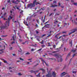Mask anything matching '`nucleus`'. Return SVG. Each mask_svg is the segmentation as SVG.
<instances>
[{
    "mask_svg": "<svg viewBox=\"0 0 77 77\" xmlns=\"http://www.w3.org/2000/svg\"><path fill=\"white\" fill-rule=\"evenodd\" d=\"M17 9L18 10H19L20 11H21V9H20V8H19L18 7H17Z\"/></svg>",
    "mask_w": 77,
    "mask_h": 77,
    "instance_id": "a19ab883",
    "label": "nucleus"
},
{
    "mask_svg": "<svg viewBox=\"0 0 77 77\" xmlns=\"http://www.w3.org/2000/svg\"><path fill=\"white\" fill-rule=\"evenodd\" d=\"M57 51H53V52H52V53H57Z\"/></svg>",
    "mask_w": 77,
    "mask_h": 77,
    "instance_id": "a18cd8bd",
    "label": "nucleus"
},
{
    "mask_svg": "<svg viewBox=\"0 0 77 77\" xmlns=\"http://www.w3.org/2000/svg\"><path fill=\"white\" fill-rule=\"evenodd\" d=\"M73 4L74 5H75V6H77V3H74Z\"/></svg>",
    "mask_w": 77,
    "mask_h": 77,
    "instance_id": "72a5a7b5",
    "label": "nucleus"
},
{
    "mask_svg": "<svg viewBox=\"0 0 77 77\" xmlns=\"http://www.w3.org/2000/svg\"><path fill=\"white\" fill-rule=\"evenodd\" d=\"M71 60H72V58H71L70 59V61H69V64H70V63H71Z\"/></svg>",
    "mask_w": 77,
    "mask_h": 77,
    "instance_id": "603ef678",
    "label": "nucleus"
},
{
    "mask_svg": "<svg viewBox=\"0 0 77 77\" xmlns=\"http://www.w3.org/2000/svg\"><path fill=\"white\" fill-rule=\"evenodd\" d=\"M12 38L13 39V40L14 41H15V39L14 38V35H13V36H12Z\"/></svg>",
    "mask_w": 77,
    "mask_h": 77,
    "instance_id": "b1692460",
    "label": "nucleus"
},
{
    "mask_svg": "<svg viewBox=\"0 0 77 77\" xmlns=\"http://www.w3.org/2000/svg\"><path fill=\"white\" fill-rule=\"evenodd\" d=\"M7 35H2V37H6V36H7Z\"/></svg>",
    "mask_w": 77,
    "mask_h": 77,
    "instance_id": "09e8293b",
    "label": "nucleus"
},
{
    "mask_svg": "<svg viewBox=\"0 0 77 77\" xmlns=\"http://www.w3.org/2000/svg\"><path fill=\"white\" fill-rule=\"evenodd\" d=\"M41 60H42V62H43V65H44V62L45 63V61L43 59H42Z\"/></svg>",
    "mask_w": 77,
    "mask_h": 77,
    "instance_id": "a878e982",
    "label": "nucleus"
},
{
    "mask_svg": "<svg viewBox=\"0 0 77 77\" xmlns=\"http://www.w3.org/2000/svg\"><path fill=\"white\" fill-rule=\"evenodd\" d=\"M60 62H62L63 61V59L62 58H61L60 59Z\"/></svg>",
    "mask_w": 77,
    "mask_h": 77,
    "instance_id": "473e14b6",
    "label": "nucleus"
},
{
    "mask_svg": "<svg viewBox=\"0 0 77 77\" xmlns=\"http://www.w3.org/2000/svg\"><path fill=\"white\" fill-rule=\"evenodd\" d=\"M19 75H22V74L21 73H18Z\"/></svg>",
    "mask_w": 77,
    "mask_h": 77,
    "instance_id": "79ce46f5",
    "label": "nucleus"
},
{
    "mask_svg": "<svg viewBox=\"0 0 77 77\" xmlns=\"http://www.w3.org/2000/svg\"><path fill=\"white\" fill-rule=\"evenodd\" d=\"M76 31H77V29H74L73 30V31L72 32H73L74 33V32H76Z\"/></svg>",
    "mask_w": 77,
    "mask_h": 77,
    "instance_id": "aec40b11",
    "label": "nucleus"
},
{
    "mask_svg": "<svg viewBox=\"0 0 77 77\" xmlns=\"http://www.w3.org/2000/svg\"><path fill=\"white\" fill-rule=\"evenodd\" d=\"M40 73H39L37 75H36V76H37V77H41V76L40 75Z\"/></svg>",
    "mask_w": 77,
    "mask_h": 77,
    "instance_id": "f3484780",
    "label": "nucleus"
},
{
    "mask_svg": "<svg viewBox=\"0 0 77 77\" xmlns=\"http://www.w3.org/2000/svg\"><path fill=\"white\" fill-rule=\"evenodd\" d=\"M36 0H34L33 2V4L31 3L30 4H28L27 6L28 8H30V7H31V8L35 7V3H36Z\"/></svg>",
    "mask_w": 77,
    "mask_h": 77,
    "instance_id": "f03ea898",
    "label": "nucleus"
},
{
    "mask_svg": "<svg viewBox=\"0 0 77 77\" xmlns=\"http://www.w3.org/2000/svg\"><path fill=\"white\" fill-rule=\"evenodd\" d=\"M52 76L53 77H56V73L55 72H53L52 74Z\"/></svg>",
    "mask_w": 77,
    "mask_h": 77,
    "instance_id": "0eeeda50",
    "label": "nucleus"
},
{
    "mask_svg": "<svg viewBox=\"0 0 77 77\" xmlns=\"http://www.w3.org/2000/svg\"><path fill=\"white\" fill-rule=\"evenodd\" d=\"M35 26L36 27H38V24H36L35 25Z\"/></svg>",
    "mask_w": 77,
    "mask_h": 77,
    "instance_id": "bf43d9fd",
    "label": "nucleus"
},
{
    "mask_svg": "<svg viewBox=\"0 0 77 77\" xmlns=\"http://www.w3.org/2000/svg\"><path fill=\"white\" fill-rule=\"evenodd\" d=\"M72 73H73V74H76V73H77V71H73L72 72Z\"/></svg>",
    "mask_w": 77,
    "mask_h": 77,
    "instance_id": "cd10ccee",
    "label": "nucleus"
},
{
    "mask_svg": "<svg viewBox=\"0 0 77 77\" xmlns=\"http://www.w3.org/2000/svg\"><path fill=\"white\" fill-rule=\"evenodd\" d=\"M42 47H45V45H42Z\"/></svg>",
    "mask_w": 77,
    "mask_h": 77,
    "instance_id": "de8ad7c7",
    "label": "nucleus"
},
{
    "mask_svg": "<svg viewBox=\"0 0 77 77\" xmlns=\"http://www.w3.org/2000/svg\"><path fill=\"white\" fill-rule=\"evenodd\" d=\"M56 20V19L55 20V21L54 22V24H56V23H58V21L57 20Z\"/></svg>",
    "mask_w": 77,
    "mask_h": 77,
    "instance_id": "f8f14e48",
    "label": "nucleus"
},
{
    "mask_svg": "<svg viewBox=\"0 0 77 77\" xmlns=\"http://www.w3.org/2000/svg\"><path fill=\"white\" fill-rule=\"evenodd\" d=\"M54 13H51L49 15V17H50L51 15H52V16H53L54 15Z\"/></svg>",
    "mask_w": 77,
    "mask_h": 77,
    "instance_id": "412c9836",
    "label": "nucleus"
},
{
    "mask_svg": "<svg viewBox=\"0 0 77 77\" xmlns=\"http://www.w3.org/2000/svg\"><path fill=\"white\" fill-rule=\"evenodd\" d=\"M57 36H58V34H57L55 36V37L57 39H58V37Z\"/></svg>",
    "mask_w": 77,
    "mask_h": 77,
    "instance_id": "393cba45",
    "label": "nucleus"
},
{
    "mask_svg": "<svg viewBox=\"0 0 77 77\" xmlns=\"http://www.w3.org/2000/svg\"><path fill=\"white\" fill-rule=\"evenodd\" d=\"M42 50V48H41L40 49H39L38 50V51H41V50Z\"/></svg>",
    "mask_w": 77,
    "mask_h": 77,
    "instance_id": "58836bf2",
    "label": "nucleus"
},
{
    "mask_svg": "<svg viewBox=\"0 0 77 77\" xmlns=\"http://www.w3.org/2000/svg\"><path fill=\"white\" fill-rule=\"evenodd\" d=\"M69 44L71 45V46L72 45V40L71 39L69 40Z\"/></svg>",
    "mask_w": 77,
    "mask_h": 77,
    "instance_id": "1a4fd4ad",
    "label": "nucleus"
},
{
    "mask_svg": "<svg viewBox=\"0 0 77 77\" xmlns=\"http://www.w3.org/2000/svg\"><path fill=\"white\" fill-rule=\"evenodd\" d=\"M12 55L14 56H15V54H12Z\"/></svg>",
    "mask_w": 77,
    "mask_h": 77,
    "instance_id": "69168bd1",
    "label": "nucleus"
},
{
    "mask_svg": "<svg viewBox=\"0 0 77 77\" xmlns=\"http://www.w3.org/2000/svg\"><path fill=\"white\" fill-rule=\"evenodd\" d=\"M16 1L17 2H18L19 3H20V1L19 0H16Z\"/></svg>",
    "mask_w": 77,
    "mask_h": 77,
    "instance_id": "8fccbe9b",
    "label": "nucleus"
},
{
    "mask_svg": "<svg viewBox=\"0 0 77 77\" xmlns=\"http://www.w3.org/2000/svg\"><path fill=\"white\" fill-rule=\"evenodd\" d=\"M66 36H68V35H63L62 36H63V37H65Z\"/></svg>",
    "mask_w": 77,
    "mask_h": 77,
    "instance_id": "c03bdc74",
    "label": "nucleus"
},
{
    "mask_svg": "<svg viewBox=\"0 0 77 77\" xmlns=\"http://www.w3.org/2000/svg\"><path fill=\"white\" fill-rule=\"evenodd\" d=\"M3 20H7V21H6L5 23H4V25L0 26V29L1 30L8 29L9 26V24L10 23V18H9V17H8V19H5V18H4Z\"/></svg>",
    "mask_w": 77,
    "mask_h": 77,
    "instance_id": "f257e3e1",
    "label": "nucleus"
},
{
    "mask_svg": "<svg viewBox=\"0 0 77 77\" xmlns=\"http://www.w3.org/2000/svg\"><path fill=\"white\" fill-rule=\"evenodd\" d=\"M71 54V53H69L68 54L66 57V60L67 59V58H68V57H69V56H70V54Z\"/></svg>",
    "mask_w": 77,
    "mask_h": 77,
    "instance_id": "dca6fc26",
    "label": "nucleus"
},
{
    "mask_svg": "<svg viewBox=\"0 0 77 77\" xmlns=\"http://www.w3.org/2000/svg\"><path fill=\"white\" fill-rule=\"evenodd\" d=\"M3 50H4V49H2L1 50L0 49V51H2L1 52H0V54H2V53H3L4 52V51H3Z\"/></svg>",
    "mask_w": 77,
    "mask_h": 77,
    "instance_id": "ddd939ff",
    "label": "nucleus"
},
{
    "mask_svg": "<svg viewBox=\"0 0 77 77\" xmlns=\"http://www.w3.org/2000/svg\"><path fill=\"white\" fill-rule=\"evenodd\" d=\"M54 56H55L56 58H57V59H59V54H54ZM58 62H60V60H57Z\"/></svg>",
    "mask_w": 77,
    "mask_h": 77,
    "instance_id": "7ed1b4c3",
    "label": "nucleus"
},
{
    "mask_svg": "<svg viewBox=\"0 0 77 77\" xmlns=\"http://www.w3.org/2000/svg\"><path fill=\"white\" fill-rule=\"evenodd\" d=\"M20 60H24L23 59L21 58H20Z\"/></svg>",
    "mask_w": 77,
    "mask_h": 77,
    "instance_id": "3c124183",
    "label": "nucleus"
},
{
    "mask_svg": "<svg viewBox=\"0 0 77 77\" xmlns=\"http://www.w3.org/2000/svg\"><path fill=\"white\" fill-rule=\"evenodd\" d=\"M77 50V49H75V50H72V51L73 52V53H75V51H76V50Z\"/></svg>",
    "mask_w": 77,
    "mask_h": 77,
    "instance_id": "2eb2a0df",
    "label": "nucleus"
},
{
    "mask_svg": "<svg viewBox=\"0 0 77 77\" xmlns=\"http://www.w3.org/2000/svg\"><path fill=\"white\" fill-rule=\"evenodd\" d=\"M41 9H42V10L43 11H44V10H45V8L43 7L42 8H41Z\"/></svg>",
    "mask_w": 77,
    "mask_h": 77,
    "instance_id": "ea45409f",
    "label": "nucleus"
},
{
    "mask_svg": "<svg viewBox=\"0 0 77 77\" xmlns=\"http://www.w3.org/2000/svg\"><path fill=\"white\" fill-rule=\"evenodd\" d=\"M38 4H39V2H37V3H36L35 5H37Z\"/></svg>",
    "mask_w": 77,
    "mask_h": 77,
    "instance_id": "5fc2aeb1",
    "label": "nucleus"
},
{
    "mask_svg": "<svg viewBox=\"0 0 77 77\" xmlns=\"http://www.w3.org/2000/svg\"><path fill=\"white\" fill-rule=\"evenodd\" d=\"M23 11L21 10V11L20 13V14H22V13H23Z\"/></svg>",
    "mask_w": 77,
    "mask_h": 77,
    "instance_id": "49530a36",
    "label": "nucleus"
},
{
    "mask_svg": "<svg viewBox=\"0 0 77 77\" xmlns=\"http://www.w3.org/2000/svg\"><path fill=\"white\" fill-rule=\"evenodd\" d=\"M11 1H10V0H8L7 1V2L8 3H10Z\"/></svg>",
    "mask_w": 77,
    "mask_h": 77,
    "instance_id": "864d4df0",
    "label": "nucleus"
},
{
    "mask_svg": "<svg viewBox=\"0 0 77 77\" xmlns=\"http://www.w3.org/2000/svg\"><path fill=\"white\" fill-rule=\"evenodd\" d=\"M58 6H60L61 8H64V6H60V3H58Z\"/></svg>",
    "mask_w": 77,
    "mask_h": 77,
    "instance_id": "9d476101",
    "label": "nucleus"
},
{
    "mask_svg": "<svg viewBox=\"0 0 77 77\" xmlns=\"http://www.w3.org/2000/svg\"><path fill=\"white\" fill-rule=\"evenodd\" d=\"M39 70H41L42 71V74H45V70L43 68H40L39 69Z\"/></svg>",
    "mask_w": 77,
    "mask_h": 77,
    "instance_id": "423d86ee",
    "label": "nucleus"
},
{
    "mask_svg": "<svg viewBox=\"0 0 77 77\" xmlns=\"http://www.w3.org/2000/svg\"><path fill=\"white\" fill-rule=\"evenodd\" d=\"M30 72H31V73H33V72L34 73H35V74H36V72L35 71H34L33 70H30Z\"/></svg>",
    "mask_w": 77,
    "mask_h": 77,
    "instance_id": "9b49d317",
    "label": "nucleus"
},
{
    "mask_svg": "<svg viewBox=\"0 0 77 77\" xmlns=\"http://www.w3.org/2000/svg\"><path fill=\"white\" fill-rule=\"evenodd\" d=\"M45 63L46 65L47 66H48V64L47 63H46V62H45Z\"/></svg>",
    "mask_w": 77,
    "mask_h": 77,
    "instance_id": "c85d7f7f",
    "label": "nucleus"
},
{
    "mask_svg": "<svg viewBox=\"0 0 77 77\" xmlns=\"http://www.w3.org/2000/svg\"><path fill=\"white\" fill-rule=\"evenodd\" d=\"M32 60V58L28 59V60Z\"/></svg>",
    "mask_w": 77,
    "mask_h": 77,
    "instance_id": "13d9d810",
    "label": "nucleus"
},
{
    "mask_svg": "<svg viewBox=\"0 0 77 77\" xmlns=\"http://www.w3.org/2000/svg\"><path fill=\"white\" fill-rule=\"evenodd\" d=\"M55 6H57V5H52V6H51V7H52V8H54V7H55Z\"/></svg>",
    "mask_w": 77,
    "mask_h": 77,
    "instance_id": "4be33fe9",
    "label": "nucleus"
},
{
    "mask_svg": "<svg viewBox=\"0 0 77 77\" xmlns=\"http://www.w3.org/2000/svg\"><path fill=\"white\" fill-rule=\"evenodd\" d=\"M20 51H19V52H22V51H23L21 49V48H20Z\"/></svg>",
    "mask_w": 77,
    "mask_h": 77,
    "instance_id": "c9c22d12",
    "label": "nucleus"
},
{
    "mask_svg": "<svg viewBox=\"0 0 77 77\" xmlns=\"http://www.w3.org/2000/svg\"><path fill=\"white\" fill-rule=\"evenodd\" d=\"M6 15V13L5 12L4 14V16H5Z\"/></svg>",
    "mask_w": 77,
    "mask_h": 77,
    "instance_id": "e2e57ef3",
    "label": "nucleus"
},
{
    "mask_svg": "<svg viewBox=\"0 0 77 77\" xmlns=\"http://www.w3.org/2000/svg\"><path fill=\"white\" fill-rule=\"evenodd\" d=\"M75 24H77V22H75V21L74 22Z\"/></svg>",
    "mask_w": 77,
    "mask_h": 77,
    "instance_id": "774afa93",
    "label": "nucleus"
},
{
    "mask_svg": "<svg viewBox=\"0 0 77 77\" xmlns=\"http://www.w3.org/2000/svg\"><path fill=\"white\" fill-rule=\"evenodd\" d=\"M2 24H3L2 23V22L1 20H0V26H2Z\"/></svg>",
    "mask_w": 77,
    "mask_h": 77,
    "instance_id": "2f4dec72",
    "label": "nucleus"
},
{
    "mask_svg": "<svg viewBox=\"0 0 77 77\" xmlns=\"http://www.w3.org/2000/svg\"><path fill=\"white\" fill-rule=\"evenodd\" d=\"M31 51H35V49L33 48H32L31 50Z\"/></svg>",
    "mask_w": 77,
    "mask_h": 77,
    "instance_id": "f704fd0d",
    "label": "nucleus"
},
{
    "mask_svg": "<svg viewBox=\"0 0 77 77\" xmlns=\"http://www.w3.org/2000/svg\"><path fill=\"white\" fill-rule=\"evenodd\" d=\"M9 18H10V19H12V17L11 16H9Z\"/></svg>",
    "mask_w": 77,
    "mask_h": 77,
    "instance_id": "4d7b16f0",
    "label": "nucleus"
},
{
    "mask_svg": "<svg viewBox=\"0 0 77 77\" xmlns=\"http://www.w3.org/2000/svg\"><path fill=\"white\" fill-rule=\"evenodd\" d=\"M19 41H20V42H22V40H21V39H19Z\"/></svg>",
    "mask_w": 77,
    "mask_h": 77,
    "instance_id": "052dcab7",
    "label": "nucleus"
},
{
    "mask_svg": "<svg viewBox=\"0 0 77 77\" xmlns=\"http://www.w3.org/2000/svg\"><path fill=\"white\" fill-rule=\"evenodd\" d=\"M57 3L56 1H54V3Z\"/></svg>",
    "mask_w": 77,
    "mask_h": 77,
    "instance_id": "338daca9",
    "label": "nucleus"
},
{
    "mask_svg": "<svg viewBox=\"0 0 77 77\" xmlns=\"http://www.w3.org/2000/svg\"><path fill=\"white\" fill-rule=\"evenodd\" d=\"M12 48H13L12 47H10L9 48V49H10V50H12Z\"/></svg>",
    "mask_w": 77,
    "mask_h": 77,
    "instance_id": "e433bc0d",
    "label": "nucleus"
},
{
    "mask_svg": "<svg viewBox=\"0 0 77 77\" xmlns=\"http://www.w3.org/2000/svg\"><path fill=\"white\" fill-rule=\"evenodd\" d=\"M23 23H24V24H25V25H26V26H28V25L26 24H27V23H26V22L25 21H23Z\"/></svg>",
    "mask_w": 77,
    "mask_h": 77,
    "instance_id": "7c9ffc66",
    "label": "nucleus"
},
{
    "mask_svg": "<svg viewBox=\"0 0 77 77\" xmlns=\"http://www.w3.org/2000/svg\"><path fill=\"white\" fill-rule=\"evenodd\" d=\"M60 12H58V13H56V15H60Z\"/></svg>",
    "mask_w": 77,
    "mask_h": 77,
    "instance_id": "6ab92c4d",
    "label": "nucleus"
},
{
    "mask_svg": "<svg viewBox=\"0 0 77 77\" xmlns=\"http://www.w3.org/2000/svg\"><path fill=\"white\" fill-rule=\"evenodd\" d=\"M46 77H52V76L51 75V72L50 71H49V72H48V74H47L46 75Z\"/></svg>",
    "mask_w": 77,
    "mask_h": 77,
    "instance_id": "20e7f679",
    "label": "nucleus"
},
{
    "mask_svg": "<svg viewBox=\"0 0 77 77\" xmlns=\"http://www.w3.org/2000/svg\"><path fill=\"white\" fill-rule=\"evenodd\" d=\"M65 74H66V73L65 72H63L61 73V77H62V76H63V75H65Z\"/></svg>",
    "mask_w": 77,
    "mask_h": 77,
    "instance_id": "6e6552de",
    "label": "nucleus"
},
{
    "mask_svg": "<svg viewBox=\"0 0 77 77\" xmlns=\"http://www.w3.org/2000/svg\"><path fill=\"white\" fill-rule=\"evenodd\" d=\"M50 24H46L45 25V26H50Z\"/></svg>",
    "mask_w": 77,
    "mask_h": 77,
    "instance_id": "6e6d98bb",
    "label": "nucleus"
},
{
    "mask_svg": "<svg viewBox=\"0 0 77 77\" xmlns=\"http://www.w3.org/2000/svg\"><path fill=\"white\" fill-rule=\"evenodd\" d=\"M14 20H15V19H13V23H17V21H14Z\"/></svg>",
    "mask_w": 77,
    "mask_h": 77,
    "instance_id": "5701e85b",
    "label": "nucleus"
},
{
    "mask_svg": "<svg viewBox=\"0 0 77 77\" xmlns=\"http://www.w3.org/2000/svg\"><path fill=\"white\" fill-rule=\"evenodd\" d=\"M41 44H44V40H42V42H40Z\"/></svg>",
    "mask_w": 77,
    "mask_h": 77,
    "instance_id": "bb28decb",
    "label": "nucleus"
},
{
    "mask_svg": "<svg viewBox=\"0 0 77 77\" xmlns=\"http://www.w3.org/2000/svg\"><path fill=\"white\" fill-rule=\"evenodd\" d=\"M35 38H36V39L38 41L40 42V40H39V39H40V36H35Z\"/></svg>",
    "mask_w": 77,
    "mask_h": 77,
    "instance_id": "39448f33",
    "label": "nucleus"
},
{
    "mask_svg": "<svg viewBox=\"0 0 77 77\" xmlns=\"http://www.w3.org/2000/svg\"><path fill=\"white\" fill-rule=\"evenodd\" d=\"M45 19H44L43 20V23H45Z\"/></svg>",
    "mask_w": 77,
    "mask_h": 77,
    "instance_id": "680f3d73",
    "label": "nucleus"
},
{
    "mask_svg": "<svg viewBox=\"0 0 77 77\" xmlns=\"http://www.w3.org/2000/svg\"><path fill=\"white\" fill-rule=\"evenodd\" d=\"M66 32H66V31H63V32H62V33H65V34H66Z\"/></svg>",
    "mask_w": 77,
    "mask_h": 77,
    "instance_id": "c756f323",
    "label": "nucleus"
},
{
    "mask_svg": "<svg viewBox=\"0 0 77 77\" xmlns=\"http://www.w3.org/2000/svg\"><path fill=\"white\" fill-rule=\"evenodd\" d=\"M15 42H12L11 43V44H15Z\"/></svg>",
    "mask_w": 77,
    "mask_h": 77,
    "instance_id": "37998d69",
    "label": "nucleus"
},
{
    "mask_svg": "<svg viewBox=\"0 0 77 77\" xmlns=\"http://www.w3.org/2000/svg\"><path fill=\"white\" fill-rule=\"evenodd\" d=\"M49 59H52V60H54H54H55V61H56V59L49 58Z\"/></svg>",
    "mask_w": 77,
    "mask_h": 77,
    "instance_id": "4c0bfd02",
    "label": "nucleus"
},
{
    "mask_svg": "<svg viewBox=\"0 0 77 77\" xmlns=\"http://www.w3.org/2000/svg\"><path fill=\"white\" fill-rule=\"evenodd\" d=\"M30 54V53L29 52L27 51L25 53V55H29Z\"/></svg>",
    "mask_w": 77,
    "mask_h": 77,
    "instance_id": "4468645a",
    "label": "nucleus"
},
{
    "mask_svg": "<svg viewBox=\"0 0 77 77\" xmlns=\"http://www.w3.org/2000/svg\"><path fill=\"white\" fill-rule=\"evenodd\" d=\"M2 60H4V63H8V62H7V61L4 60V59H2Z\"/></svg>",
    "mask_w": 77,
    "mask_h": 77,
    "instance_id": "a211bd4d",
    "label": "nucleus"
},
{
    "mask_svg": "<svg viewBox=\"0 0 77 77\" xmlns=\"http://www.w3.org/2000/svg\"><path fill=\"white\" fill-rule=\"evenodd\" d=\"M53 47L54 48H55V47H56V45H53Z\"/></svg>",
    "mask_w": 77,
    "mask_h": 77,
    "instance_id": "0e129e2a",
    "label": "nucleus"
}]
</instances>
